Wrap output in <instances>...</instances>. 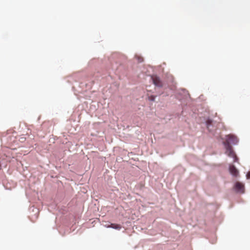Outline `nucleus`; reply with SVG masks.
<instances>
[{
  "label": "nucleus",
  "mask_w": 250,
  "mask_h": 250,
  "mask_svg": "<svg viewBox=\"0 0 250 250\" xmlns=\"http://www.w3.org/2000/svg\"><path fill=\"white\" fill-rule=\"evenodd\" d=\"M138 62H141L143 61V58L140 57H138Z\"/></svg>",
  "instance_id": "7"
},
{
  "label": "nucleus",
  "mask_w": 250,
  "mask_h": 250,
  "mask_svg": "<svg viewBox=\"0 0 250 250\" xmlns=\"http://www.w3.org/2000/svg\"><path fill=\"white\" fill-rule=\"evenodd\" d=\"M235 188L236 190L241 193L244 192V185L240 182H237L235 185Z\"/></svg>",
  "instance_id": "4"
},
{
  "label": "nucleus",
  "mask_w": 250,
  "mask_h": 250,
  "mask_svg": "<svg viewBox=\"0 0 250 250\" xmlns=\"http://www.w3.org/2000/svg\"><path fill=\"white\" fill-rule=\"evenodd\" d=\"M228 138V140L224 142V145L226 149L225 153L228 156L233 158L234 162H237L238 159L233 151L230 144H236L238 141V139L236 137L232 135H229Z\"/></svg>",
  "instance_id": "1"
},
{
  "label": "nucleus",
  "mask_w": 250,
  "mask_h": 250,
  "mask_svg": "<svg viewBox=\"0 0 250 250\" xmlns=\"http://www.w3.org/2000/svg\"><path fill=\"white\" fill-rule=\"evenodd\" d=\"M247 178L250 179V171L247 174Z\"/></svg>",
  "instance_id": "8"
},
{
  "label": "nucleus",
  "mask_w": 250,
  "mask_h": 250,
  "mask_svg": "<svg viewBox=\"0 0 250 250\" xmlns=\"http://www.w3.org/2000/svg\"><path fill=\"white\" fill-rule=\"evenodd\" d=\"M154 99H155V98H154V97H151V100L152 101H154Z\"/></svg>",
  "instance_id": "9"
},
{
  "label": "nucleus",
  "mask_w": 250,
  "mask_h": 250,
  "mask_svg": "<svg viewBox=\"0 0 250 250\" xmlns=\"http://www.w3.org/2000/svg\"><path fill=\"white\" fill-rule=\"evenodd\" d=\"M212 120H211L210 119H208L206 121L207 127H208V129H209L210 126L212 124Z\"/></svg>",
  "instance_id": "6"
},
{
  "label": "nucleus",
  "mask_w": 250,
  "mask_h": 250,
  "mask_svg": "<svg viewBox=\"0 0 250 250\" xmlns=\"http://www.w3.org/2000/svg\"><path fill=\"white\" fill-rule=\"evenodd\" d=\"M153 83L157 86L162 87L163 83L160 78L156 75H153L151 77Z\"/></svg>",
  "instance_id": "2"
},
{
  "label": "nucleus",
  "mask_w": 250,
  "mask_h": 250,
  "mask_svg": "<svg viewBox=\"0 0 250 250\" xmlns=\"http://www.w3.org/2000/svg\"><path fill=\"white\" fill-rule=\"evenodd\" d=\"M107 228H112L116 229H120L122 228L121 226L119 224H111L110 225L108 226Z\"/></svg>",
  "instance_id": "5"
},
{
  "label": "nucleus",
  "mask_w": 250,
  "mask_h": 250,
  "mask_svg": "<svg viewBox=\"0 0 250 250\" xmlns=\"http://www.w3.org/2000/svg\"><path fill=\"white\" fill-rule=\"evenodd\" d=\"M229 170L230 173L233 175L234 176H237L239 172L238 170L236 169V168L233 165H230L229 167Z\"/></svg>",
  "instance_id": "3"
}]
</instances>
